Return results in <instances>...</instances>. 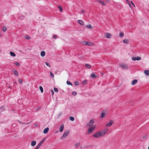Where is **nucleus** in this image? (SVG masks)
I'll use <instances>...</instances> for the list:
<instances>
[{
  "instance_id": "obj_26",
  "label": "nucleus",
  "mask_w": 149,
  "mask_h": 149,
  "mask_svg": "<svg viewBox=\"0 0 149 149\" xmlns=\"http://www.w3.org/2000/svg\"><path fill=\"white\" fill-rule=\"evenodd\" d=\"M85 66L88 68H90L91 67V66L90 65L88 64H85Z\"/></svg>"
},
{
  "instance_id": "obj_56",
  "label": "nucleus",
  "mask_w": 149,
  "mask_h": 149,
  "mask_svg": "<svg viewBox=\"0 0 149 149\" xmlns=\"http://www.w3.org/2000/svg\"><path fill=\"white\" fill-rule=\"evenodd\" d=\"M1 52V50H0V53Z\"/></svg>"
},
{
  "instance_id": "obj_30",
  "label": "nucleus",
  "mask_w": 149,
  "mask_h": 149,
  "mask_svg": "<svg viewBox=\"0 0 149 149\" xmlns=\"http://www.w3.org/2000/svg\"><path fill=\"white\" fill-rule=\"evenodd\" d=\"M45 64L47 66H48L49 67H51V65H50V64L48 63H47V62H45Z\"/></svg>"
},
{
  "instance_id": "obj_48",
  "label": "nucleus",
  "mask_w": 149,
  "mask_h": 149,
  "mask_svg": "<svg viewBox=\"0 0 149 149\" xmlns=\"http://www.w3.org/2000/svg\"><path fill=\"white\" fill-rule=\"evenodd\" d=\"M98 1V2H99V3H102V1Z\"/></svg>"
},
{
  "instance_id": "obj_33",
  "label": "nucleus",
  "mask_w": 149,
  "mask_h": 149,
  "mask_svg": "<svg viewBox=\"0 0 149 149\" xmlns=\"http://www.w3.org/2000/svg\"><path fill=\"white\" fill-rule=\"evenodd\" d=\"M80 145V143H77L75 144V146L77 148Z\"/></svg>"
},
{
  "instance_id": "obj_31",
  "label": "nucleus",
  "mask_w": 149,
  "mask_h": 149,
  "mask_svg": "<svg viewBox=\"0 0 149 149\" xmlns=\"http://www.w3.org/2000/svg\"><path fill=\"white\" fill-rule=\"evenodd\" d=\"M39 88L40 89L41 92L42 93L43 91L42 87L41 86H40L39 87Z\"/></svg>"
},
{
  "instance_id": "obj_12",
  "label": "nucleus",
  "mask_w": 149,
  "mask_h": 149,
  "mask_svg": "<svg viewBox=\"0 0 149 149\" xmlns=\"http://www.w3.org/2000/svg\"><path fill=\"white\" fill-rule=\"evenodd\" d=\"M138 82V80L137 79L134 80L132 82V85H134L135 84Z\"/></svg>"
},
{
  "instance_id": "obj_34",
  "label": "nucleus",
  "mask_w": 149,
  "mask_h": 149,
  "mask_svg": "<svg viewBox=\"0 0 149 149\" xmlns=\"http://www.w3.org/2000/svg\"><path fill=\"white\" fill-rule=\"evenodd\" d=\"M54 90L56 92H58V90L57 88H54Z\"/></svg>"
},
{
  "instance_id": "obj_50",
  "label": "nucleus",
  "mask_w": 149,
  "mask_h": 149,
  "mask_svg": "<svg viewBox=\"0 0 149 149\" xmlns=\"http://www.w3.org/2000/svg\"><path fill=\"white\" fill-rule=\"evenodd\" d=\"M146 138V136H144L143 137V139H145Z\"/></svg>"
},
{
  "instance_id": "obj_4",
  "label": "nucleus",
  "mask_w": 149,
  "mask_h": 149,
  "mask_svg": "<svg viewBox=\"0 0 149 149\" xmlns=\"http://www.w3.org/2000/svg\"><path fill=\"white\" fill-rule=\"evenodd\" d=\"M83 44L85 45H86L91 46L93 45V43L89 42H84L83 43Z\"/></svg>"
},
{
  "instance_id": "obj_37",
  "label": "nucleus",
  "mask_w": 149,
  "mask_h": 149,
  "mask_svg": "<svg viewBox=\"0 0 149 149\" xmlns=\"http://www.w3.org/2000/svg\"><path fill=\"white\" fill-rule=\"evenodd\" d=\"M72 94L74 95H76L77 94V93L75 92H73L72 93Z\"/></svg>"
},
{
  "instance_id": "obj_15",
  "label": "nucleus",
  "mask_w": 149,
  "mask_h": 149,
  "mask_svg": "<svg viewBox=\"0 0 149 149\" xmlns=\"http://www.w3.org/2000/svg\"><path fill=\"white\" fill-rule=\"evenodd\" d=\"M91 76L92 78H95L97 77V76L94 73H92Z\"/></svg>"
},
{
  "instance_id": "obj_47",
  "label": "nucleus",
  "mask_w": 149,
  "mask_h": 149,
  "mask_svg": "<svg viewBox=\"0 0 149 149\" xmlns=\"http://www.w3.org/2000/svg\"><path fill=\"white\" fill-rule=\"evenodd\" d=\"M131 3L134 6V7H135V6L134 5V3L132 2V1H131Z\"/></svg>"
},
{
  "instance_id": "obj_27",
  "label": "nucleus",
  "mask_w": 149,
  "mask_h": 149,
  "mask_svg": "<svg viewBox=\"0 0 149 149\" xmlns=\"http://www.w3.org/2000/svg\"><path fill=\"white\" fill-rule=\"evenodd\" d=\"M2 30L4 31H6L7 28L6 26H4L2 28Z\"/></svg>"
},
{
  "instance_id": "obj_6",
  "label": "nucleus",
  "mask_w": 149,
  "mask_h": 149,
  "mask_svg": "<svg viewBox=\"0 0 149 149\" xmlns=\"http://www.w3.org/2000/svg\"><path fill=\"white\" fill-rule=\"evenodd\" d=\"M113 123L112 120H110L109 122L106 124V126L107 127H109Z\"/></svg>"
},
{
  "instance_id": "obj_9",
  "label": "nucleus",
  "mask_w": 149,
  "mask_h": 149,
  "mask_svg": "<svg viewBox=\"0 0 149 149\" xmlns=\"http://www.w3.org/2000/svg\"><path fill=\"white\" fill-rule=\"evenodd\" d=\"M105 35L106 36V38H111L112 36V35L111 33H106Z\"/></svg>"
},
{
  "instance_id": "obj_13",
  "label": "nucleus",
  "mask_w": 149,
  "mask_h": 149,
  "mask_svg": "<svg viewBox=\"0 0 149 149\" xmlns=\"http://www.w3.org/2000/svg\"><path fill=\"white\" fill-rule=\"evenodd\" d=\"M64 128V125L63 124L60 126V127L59 129V130L61 132L63 131Z\"/></svg>"
},
{
  "instance_id": "obj_17",
  "label": "nucleus",
  "mask_w": 149,
  "mask_h": 149,
  "mask_svg": "<svg viewBox=\"0 0 149 149\" xmlns=\"http://www.w3.org/2000/svg\"><path fill=\"white\" fill-rule=\"evenodd\" d=\"M144 73L146 76H149V70H146Z\"/></svg>"
},
{
  "instance_id": "obj_44",
  "label": "nucleus",
  "mask_w": 149,
  "mask_h": 149,
  "mask_svg": "<svg viewBox=\"0 0 149 149\" xmlns=\"http://www.w3.org/2000/svg\"><path fill=\"white\" fill-rule=\"evenodd\" d=\"M101 4L102 5L104 6H105L106 5L105 3L103 1H102V2Z\"/></svg>"
},
{
  "instance_id": "obj_19",
  "label": "nucleus",
  "mask_w": 149,
  "mask_h": 149,
  "mask_svg": "<svg viewBox=\"0 0 149 149\" xmlns=\"http://www.w3.org/2000/svg\"><path fill=\"white\" fill-rule=\"evenodd\" d=\"M45 52L44 51H42L41 52L40 55L42 57H44L45 55Z\"/></svg>"
},
{
  "instance_id": "obj_21",
  "label": "nucleus",
  "mask_w": 149,
  "mask_h": 149,
  "mask_svg": "<svg viewBox=\"0 0 149 149\" xmlns=\"http://www.w3.org/2000/svg\"><path fill=\"white\" fill-rule=\"evenodd\" d=\"M123 42L126 43L128 44L129 42V40L128 39H125L123 40Z\"/></svg>"
},
{
  "instance_id": "obj_11",
  "label": "nucleus",
  "mask_w": 149,
  "mask_h": 149,
  "mask_svg": "<svg viewBox=\"0 0 149 149\" xmlns=\"http://www.w3.org/2000/svg\"><path fill=\"white\" fill-rule=\"evenodd\" d=\"M49 130V128L48 127L46 128L43 130L44 133L45 134L47 133L48 132Z\"/></svg>"
},
{
  "instance_id": "obj_39",
  "label": "nucleus",
  "mask_w": 149,
  "mask_h": 149,
  "mask_svg": "<svg viewBox=\"0 0 149 149\" xmlns=\"http://www.w3.org/2000/svg\"><path fill=\"white\" fill-rule=\"evenodd\" d=\"M15 64L17 66H19V63L18 62H15Z\"/></svg>"
},
{
  "instance_id": "obj_28",
  "label": "nucleus",
  "mask_w": 149,
  "mask_h": 149,
  "mask_svg": "<svg viewBox=\"0 0 149 149\" xmlns=\"http://www.w3.org/2000/svg\"><path fill=\"white\" fill-rule=\"evenodd\" d=\"M69 119L72 121H73L74 120V118L72 116L70 117Z\"/></svg>"
},
{
  "instance_id": "obj_38",
  "label": "nucleus",
  "mask_w": 149,
  "mask_h": 149,
  "mask_svg": "<svg viewBox=\"0 0 149 149\" xmlns=\"http://www.w3.org/2000/svg\"><path fill=\"white\" fill-rule=\"evenodd\" d=\"M132 59L134 61H135L136 60V57H132Z\"/></svg>"
},
{
  "instance_id": "obj_22",
  "label": "nucleus",
  "mask_w": 149,
  "mask_h": 149,
  "mask_svg": "<svg viewBox=\"0 0 149 149\" xmlns=\"http://www.w3.org/2000/svg\"><path fill=\"white\" fill-rule=\"evenodd\" d=\"M36 144V142L35 141H33L31 143V146H35Z\"/></svg>"
},
{
  "instance_id": "obj_49",
  "label": "nucleus",
  "mask_w": 149,
  "mask_h": 149,
  "mask_svg": "<svg viewBox=\"0 0 149 149\" xmlns=\"http://www.w3.org/2000/svg\"><path fill=\"white\" fill-rule=\"evenodd\" d=\"M106 1H107V2H109L110 1V0H105Z\"/></svg>"
},
{
  "instance_id": "obj_41",
  "label": "nucleus",
  "mask_w": 149,
  "mask_h": 149,
  "mask_svg": "<svg viewBox=\"0 0 149 149\" xmlns=\"http://www.w3.org/2000/svg\"><path fill=\"white\" fill-rule=\"evenodd\" d=\"M53 38H54L56 39L57 38V36L55 35H54L53 36Z\"/></svg>"
},
{
  "instance_id": "obj_43",
  "label": "nucleus",
  "mask_w": 149,
  "mask_h": 149,
  "mask_svg": "<svg viewBox=\"0 0 149 149\" xmlns=\"http://www.w3.org/2000/svg\"><path fill=\"white\" fill-rule=\"evenodd\" d=\"M127 3L128 4L129 6L131 8V5L130 4V2H129V1L128 0V1H127Z\"/></svg>"
},
{
  "instance_id": "obj_24",
  "label": "nucleus",
  "mask_w": 149,
  "mask_h": 149,
  "mask_svg": "<svg viewBox=\"0 0 149 149\" xmlns=\"http://www.w3.org/2000/svg\"><path fill=\"white\" fill-rule=\"evenodd\" d=\"M124 35V34L123 32H120L119 34V36L120 38L123 37Z\"/></svg>"
},
{
  "instance_id": "obj_25",
  "label": "nucleus",
  "mask_w": 149,
  "mask_h": 149,
  "mask_svg": "<svg viewBox=\"0 0 149 149\" xmlns=\"http://www.w3.org/2000/svg\"><path fill=\"white\" fill-rule=\"evenodd\" d=\"M136 59L137 61H139L141 59V58L140 56H136Z\"/></svg>"
},
{
  "instance_id": "obj_53",
  "label": "nucleus",
  "mask_w": 149,
  "mask_h": 149,
  "mask_svg": "<svg viewBox=\"0 0 149 149\" xmlns=\"http://www.w3.org/2000/svg\"><path fill=\"white\" fill-rule=\"evenodd\" d=\"M58 132V131H56V132H55V133H57Z\"/></svg>"
},
{
  "instance_id": "obj_29",
  "label": "nucleus",
  "mask_w": 149,
  "mask_h": 149,
  "mask_svg": "<svg viewBox=\"0 0 149 149\" xmlns=\"http://www.w3.org/2000/svg\"><path fill=\"white\" fill-rule=\"evenodd\" d=\"M25 37L27 39H30L31 38L28 35L25 36Z\"/></svg>"
},
{
  "instance_id": "obj_8",
  "label": "nucleus",
  "mask_w": 149,
  "mask_h": 149,
  "mask_svg": "<svg viewBox=\"0 0 149 149\" xmlns=\"http://www.w3.org/2000/svg\"><path fill=\"white\" fill-rule=\"evenodd\" d=\"M94 123V121L93 120H91L90 121L87 123V125L89 126H92Z\"/></svg>"
},
{
  "instance_id": "obj_54",
  "label": "nucleus",
  "mask_w": 149,
  "mask_h": 149,
  "mask_svg": "<svg viewBox=\"0 0 149 149\" xmlns=\"http://www.w3.org/2000/svg\"><path fill=\"white\" fill-rule=\"evenodd\" d=\"M126 0V1H128V0Z\"/></svg>"
},
{
  "instance_id": "obj_40",
  "label": "nucleus",
  "mask_w": 149,
  "mask_h": 149,
  "mask_svg": "<svg viewBox=\"0 0 149 149\" xmlns=\"http://www.w3.org/2000/svg\"><path fill=\"white\" fill-rule=\"evenodd\" d=\"M50 75H51V77H54V74L52 73L51 72H50Z\"/></svg>"
},
{
  "instance_id": "obj_55",
  "label": "nucleus",
  "mask_w": 149,
  "mask_h": 149,
  "mask_svg": "<svg viewBox=\"0 0 149 149\" xmlns=\"http://www.w3.org/2000/svg\"><path fill=\"white\" fill-rule=\"evenodd\" d=\"M148 149H149V147L148 148Z\"/></svg>"
},
{
  "instance_id": "obj_45",
  "label": "nucleus",
  "mask_w": 149,
  "mask_h": 149,
  "mask_svg": "<svg viewBox=\"0 0 149 149\" xmlns=\"http://www.w3.org/2000/svg\"><path fill=\"white\" fill-rule=\"evenodd\" d=\"M19 83H20V84H21L22 83V80L21 79H19Z\"/></svg>"
},
{
  "instance_id": "obj_42",
  "label": "nucleus",
  "mask_w": 149,
  "mask_h": 149,
  "mask_svg": "<svg viewBox=\"0 0 149 149\" xmlns=\"http://www.w3.org/2000/svg\"><path fill=\"white\" fill-rule=\"evenodd\" d=\"M83 84H86L87 83V81H86V80H84L83 81Z\"/></svg>"
},
{
  "instance_id": "obj_52",
  "label": "nucleus",
  "mask_w": 149,
  "mask_h": 149,
  "mask_svg": "<svg viewBox=\"0 0 149 149\" xmlns=\"http://www.w3.org/2000/svg\"><path fill=\"white\" fill-rule=\"evenodd\" d=\"M8 87H9V88H11V87L10 86H8Z\"/></svg>"
},
{
  "instance_id": "obj_10",
  "label": "nucleus",
  "mask_w": 149,
  "mask_h": 149,
  "mask_svg": "<svg viewBox=\"0 0 149 149\" xmlns=\"http://www.w3.org/2000/svg\"><path fill=\"white\" fill-rule=\"evenodd\" d=\"M93 136L94 137H96V138H98L100 137L99 135V132H96L93 135Z\"/></svg>"
},
{
  "instance_id": "obj_16",
  "label": "nucleus",
  "mask_w": 149,
  "mask_h": 149,
  "mask_svg": "<svg viewBox=\"0 0 149 149\" xmlns=\"http://www.w3.org/2000/svg\"><path fill=\"white\" fill-rule=\"evenodd\" d=\"M78 23L80 24L83 25H84V23L83 22L82 20H78Z\"/></svg>"
},
{
  "instance_id": "obj_7",
  "label": "nucleus",
  "mask_w": 149,
  "mask_h": 149,
  "mask_svg": "<svg viewBox=\"0 0 149 149\" xmlns=\"http://www.w3.org/2000/svg\"><path fill=\"white\" fill-rule=\"evenodd\" d=\"M69 131H67L65 132H64L63 136H62L61 138L62 139H63V138H65L66 136L68 134V133H69Z\"/></svg>"
},
{
  "instance_id": "obj_1",
  "label": "nucleus",
  "mask_w": 149,
  "mask_h": 149,
  "mask_svg": "<svg viewBox=\"0 0 149 149\" xmlns=\"http://www.w3.org/2000/svg\"><path fill=\"white\" fill-rule=\"evenodd\" d=\"M108 129H105L99 132L100 137H102L104 136L108 132Z\"/></svg>"
},
{
  "instance_id": "obj_23",
  "label": "nucleus",
  "mask_w": 149,
  "mask_h": 149,
  "mask_svg": "<svg viewBox=\"0 0 149 149\" xmlns=\"http://www.w3.org/2000/svg\"><path fill=\"white\" fill-rule=\"evenodd\" d=\"M105 113L103 112H102L101 114V118H104L105 116Z\"/></svg>"
},
{
  "instance_id": "obj_35",
  "label": "nucleus",
  "mask_w": 149,
  "mask_h": 149,
  "mask_svg": "<svg viewBox=\"0 0 149 149\" xmlns=\"http://www.w3.org/2000/svg\"><path fill=\"white\" fill-rule=\"evenodd\" d=\"M74 84L75 85L77 86L79 85V83L78 81H76L75 82H74Z\"/></svg>"
},
{
  "instance_id": "obj_18",
  "label": "nucleus",
  "mask_w": 149,
  "mask_h": 149,
  "mask_svg": "<svg viewBox=\"0 0 149 149\" xmlns=\"http://www.w3.org/2000/svg\"><path fill=\"white\" fill-rule=\"evenodd\" d=\"M13 71L15 75L17 76L19 75L17 71L15 70H13Z\"/></svg>"
},
{
  "instance_id": "obj_5",
  "label": "nucleus",
  "mask_w": 149,
  "mask_h": 149,
  "mask_svg": "<svg viewBox=\"0 0 149 149\" xmlns=\"http://www.w3.org/2000/svg\"><path fill=\"white\" fill-rule=\"evenodd\" d=\"M120 66L123 69H127L128 68L127 65L123 63L120 64Z\"/></svg>"
},
{
  "instance_id": "obj_51",
  "label": "nucleus",
  "mask_w": 149,
  "mask_h": 149,
  "mask_svg": "<svg viewBox=\"0 0 149 149\" xmlns=\"http://www.w3.org/2000/svg\"><path fill=\"white\" fill-rule=\"evenodd\" d=\"M84 11L83 10H82L81 11V13H83L84 12Z\"/></svg>"
},
{
  "instance_id": "obj_32",
  "label": "nucleus",
  "mask_w": 149,
  "mask_h": 149,
  "mask_svg": "<svg viewBox=\"0 0 149 149\" xmlns=\"http://www.w3.org/2000/svg\"><path fill=\"white\" fill-rule=\"evenodd\" d=\"M67 84L68 85H71V86L72 85L71 83L68 81H67Z\"/></svg>"
},
{
  "instance_id": "obj_14",
  "label": "nucleus",
  "mask_w": 149,
  "mask_h": 149,
  "mask_svg": "<svg viewBox=\"0 0 149 149\" xmlns=\"http://www.w3.org/2000/svg\"><path fill=\"white\" fill-rule=\"evenodd\" d=\"M86 27L91 29H92L93 28V27L90 24H89L88 25H86Z\"/></svg>"
},
{
  "instance_id": "obj_36",
  "label": "nucleus",
  "mask_w": 149,
  "mask_h": 149,
  "mask_svg": "<svg viewBox=\"0 0 149 149\" xmlns=\"http://www.w3.org/2000/svg\"><path fill=\"white\" fill-rule=\"evenodd\" d=\"M58 8L60 10V11H61L62 10V7L61 6H58Z\"/></svg>"
},
{
  "instance_id": "obj_3",
  "label": "nucleus",
  "mask_w": 149,
  "mask_h": 149,
  "mask_svg": "<svg viewBox=\"0 0 149 149\" xmlns=\"http://www.w3.org/2000/svg\"><path fill=\"white\" fill-rule=\"evenodd\" d=\"M95 127V126H93L92 127H90L88 130V133H90L92 132Z\"/></svg>"
},
{
  "instance_id": "obj_2",
  "label": "nucleus",
  "mask_w": 149,
  "mask_h": 149,
  "mask_svg": "<svg viewBox=\"0 0 149 149\" xmlns=\"http://www.w3.org/2000/svg\"><path fill=\"white\" fill-rule=\"evenodd\" d=\"M45 139L44 138L43 139V140L40 142L39 143L38 145L37 146L36 148H35V149H38V148H39L42 145V143H43L44 141H45Z\"/></svg>"
},
{
  "instance_id": "obj_46",
  "label": "nucleus",
  "mask_w": 149,
  "mask_h": 149,
  "mask_svg": "<svg viewBox=\"0 0 149 149\" xmlns=\"http://www.w3.org/2000/svg\"><path fill=\"white\" fill-rule=\"evenodd\" d=\"M51 92H52V95H54V91L52 90H51Z\"/></svg>"
},
{
  "instance_id": "obj_20",
  "label": "nucleus",
  "mask_w": 149,
  "mask_h": 149,
  "mask_svg": "<svg viewBox=\"0 0 149 149\" xmlns=\"http://www.w3.org/2000/svg\"><path fill=\"white\" fill-rule=\"evenodd\" d=\"M10 54L11 56L13 57H15L16 56L15 54L12 51L10 52Z\"/></svg>"
}]
</instances>
